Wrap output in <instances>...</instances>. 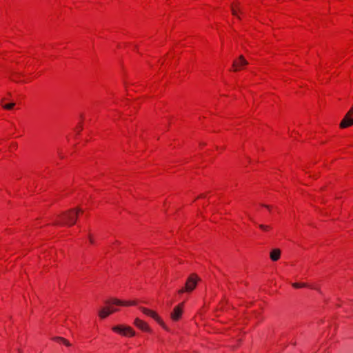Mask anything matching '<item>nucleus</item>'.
I'll return each instance as SVG.
<instances>
[{
  "label": "nucleus",
  "instance_id": "nucleus-6",
  "mask_svg": "<svg viewBox=\"0 0 353 353\" xmlns=\"http://www.w3.org/2000/svg\"><path fill=\"white\" fill-rule=\"evenodd\" d=\"M248 64L245 57L243 55L239 56L232 63L231 70L236 72L244 69L245 66Z\"/></svg>",
  "mask_w": 353,
  "mask_h": 353
},
{
  "label": "nucleus",
  "instance_id": "nucleus-18",
  "mask_svg": "<svg viewBox=\"0 0 353 353\" xmlns=\"http://www.w3.org/2000/svg\"><path fill=\"white\" fill-rule=\"evenodd\" d=\"M201 197H203V194H201L200 196H197V199H199V198H201Z\"/></svg>",
  "mask_w": 353,
  "mask_h": 353
},
{
  "label": "nucleus",
  "instance_id": "nucleus-12",
  "mask_svg": "<svg viewBox=\"0 0 353 353\" xmlns=\"http://www.w3.org/2000/svg\"><path fill=\"white\" fill-rule=\"evenodd\" d=\"M23 76L21 74L18 72H13L11 74L10 79L11 81L19 83V82H23L24 80L22 79Z\"/></svg>",
  "mask_w": 353,
  "mask_h": 353
},
{
  "label": "nucleus",
  "instance_id": "nucleus-7",
  "mask_svg": "<svg viewBox=\"0 0 353 353\" xmlns=\"http://www.w3.org/2000/svg\"><path fill=\"white\" fill-rule=\"evenodd\" d=\"M352 125H353V105L341 120L339 127L341 129H344Z\"/></svg>",
  "mask_w": 353,
  "mask_h": 353
},
{
  "label": "nucleus",
  "instance_id": "nucleus-17",
  "mask_svg": "<svg viewBox=\"0 0 353 353\" xmlns=\"http://www.w3.org/2000/svg\"><path fill=\"white\" fill-rule=\"evenodd\" d=\"M88 237H89L90 243L91 244H94V239H93V237H92V235L91 234H89V236H88Z\"/></svg>",
  "mask_w": 353,
  "mask_h": 353
},
{
  "label": "nucleus",
  "instance_id": "nucleus-11",
  "mask_svg": "<svg viewBox=\"0 0 353 353\" xmlns=\"http://www.w3.org/2000/svg\"><path fill=\"white\" fill-rule=\"evenodd\" d=\"M52 340L58 343H62L63 345H65V346L67 347H70L71 346V343L69 342V341L68 339H66L65 338H63V337H61V336H54L53 338H52Z\"/></svg>",
  "mask_w": 353,
  "mask_h": 353
},
{
  "label": "nucleus",
  "instance_id": "nucleus-15",
  "mask_svg": "<svg viewBox=\"0 0 353 353\" xmlns=\"http://www.w3.org/2000/svg\"><path fill=\"white\" fill-rule=\"evenodd\" d=\"M292 286L294 288H306L308 287L309 285L307 283H293Z\"/></svg>",
  "mask_w": 353,
  "mask_h": 353
},
{
  "label": "nucleus",
  "instance_id": "nucleus-8",
  "mask_svg": "<svg viewBox=\"0 0 353 353\" xmlns=\"http://www.w3.org/2000/svg\"><path fill=\"white\" fill-rule=\"evenodd\" d=\"M184 303L185 302H181L173 309L170 314V318L173 321L176 322L181 319L184 310Z\"/></svg>",
  "mask_w": 353,
  "mask_h": 353
},
{
  "label": "nucleus",
  "instance_id": "nucleus-13",
  "mask_svg": "<svg viewBox=\"0 0 353 353\" xmlns=\"http://www.w3.org/2000/svg\"><path fill=\"white\" fill-rule=\"evenodd\" d=\"M4 101H5V99L1 100V105L2 108L5 110H11L16 105L15 103H4Z\"/></svg>",
  "mask_w": 353,
  "mask_h": 353
},
{
  "label": "nucleus",
  "instance_id": "nucleus-4",
  "mask_svg": "<svg viewBox=\"0 0 353 353\" xmlns=\"http://www.w3.org/2000/svg\"><path fill=\"white\" fill-rule=\"evenodd\" d=\"M139 310L145 315L150 316L153 319H154L163 328L167 330L165 323L162 320V319L159 316L158 313L152 310L151 309L145 307H139Z\"/></svg>",
  "mask_w": 353,
  "mask_h": 353
},
{
  "label": "nucleus",
  "instance_id": "nucleus-2",
  "mask_svg": "<svg viewBox=\"0 0 353 353\" xmlns=\"http://www.w3.org/2000/svg\"><path fill=\"white\" fill-rule=\"evenodd\" d=\"M80 214H83V211L80 208L70 209L59 215L54 220L53 225H74Z\"/></svg>",
  "mask_w": 353,
  "mask_h": 353
},
{
  "label": "nucleus",
  "instance_id": "nucleus-16",
  "mask_svg": "<svg viewBox=\"0 0 353 353\" xmlns=\"http://www.w3.org/2000/svg\"><path fill=\"white\" fill-rule=\"evenodd\" d=\"M239 10L238 3L232 4V14L234 16L237 15V12Z\"/></svg>",
  "mask_w": 353,
  "mask_h": 353
},
{
  "label": "nucleus",
  "instance_id": "nucleus-5",
  "mask_svg": "<svg viewBox=\"0 0 353 353\" xmlns=\"http://www.w3.org/2000/svg\"><path fill=\"white\" fill-rule=\"evenodd\" d=\"M112 330L125 336L132 337L135 336V331L130 326L115 325L112 327Z\"/></svg>",
  "mask_w": 353,
  "mask_h": 353
},
{
  "label": "nucleus",
  "instance_id": "nucleus-9",
  "mask_svg": "<svg viewBox=\"0 0 353 353\" xmlns=\"http://www.w3.org/2000/svg\"><path fill=\"white\" fill-rule=\"evenodd\" d=\"M134 325L143 332H148V333L152 332V330L150 327V326L148 325V324L146 322H145L144 321H143L139 318H136L134 319Z\"/></svg>",
  "mask_w": 353,
  "mask_h": 353
},
{
  "label": "nucleus",
  "instance_id": "nucleus-1",
  "mask_svg": "<svg viewBox=\"0 0 353 353\" xmlns=\"http://www.w3.org/2000/svg\"><path fill=\"white\" fill-rule=\"evenodd\" d=\"M137 300L123 301L117 298H110L104 301V306L102 307L98 315L101 319L107 318L109 315L119 311V307H129L138 305Z\"/></svg>",
  "mask_w": 353,
  "mask_h": 353
},
{
  "label": "nucleus",
  "instance_id": "nucleus-14",
  "mask_svg": "<svg viewBox=\"0 0 353 353\" xmlns=\"http://www.w3.org/2000/svg\"><path fill=\"white\" fill-rule=\"evenodd\" d=\"M259 227L262 231L265 232H268L272 230V226L270 225L260 224Z\"/></svg>",
  "mask_w": 353,
  "mask_h": 353
},
{
  "label": "nucleus",
  "instance_id": "nucleus-3",
  "mask_svg": "<svg viewBox=\"0 0 353 353\" xmlns=\"http://www.w3.org/2000/svg\"><path fill=\"white\" fill-rule=\"evenodd\" d=\"M199 281L200 279L196 274H191L187 279L185 286L179 289L177 291V294H181L184 292L191 293L196 288Z\"/></svg>",
  "mask_w": 353,
  "mask_h": 353
},
{
  "label": "nucleus",
  "instance_id": "nucleus-10",
  "mask_svg": "<svg viewBox=\"0 0 353 353\" xmlns=\"http://www.w3.org/2000/svg\"><path fill=\"white\" fill-rule=\"evenodd\" d=\"M281 251L279 248L273 249L270 253V259L272 261H277L280 259Z\"/></svg>",
  "mask_w": 353,
  "mask_h": 353
}]
</instances>
